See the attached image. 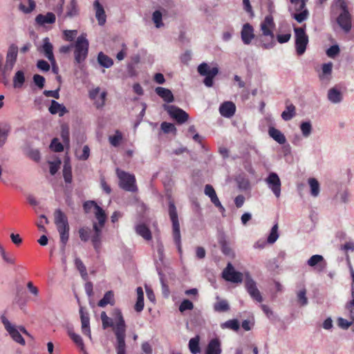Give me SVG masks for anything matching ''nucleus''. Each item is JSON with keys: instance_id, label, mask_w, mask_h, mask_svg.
<instances>
[{"instance_id": "f257e3e1", "label": "nucleus", "mask_w": 354, "mask_h": 354, "mask_svg": "<svg viewBox=\"0 0 354 354\" xmlns=\"http://www.w3.org/2000/svg\"><path fill=\"white\" fill-rule=\"evenodd\" d=\"M115 322L110 317L106 320L102 321V327L104 329L108 327H112L115 335L116 342L115 348L117 354H127L126 352V324L121 310L119 308H115L113 311Z\"/></svg>"}, {"instance_id": "f03ea898", "label": "nucleus", "mask_w": 354, "mask_h": 354, "mask_svg": "<svg viewBox=\"0 0 354 354\" xmlns=\"http://www.w3.org/2000/svg\"><path fill=\"white\" fill-rule=\"evenodd\" d=\"M94 214L98 222L93 223L91 243L96 253H100L102 247V228L106 223V215L104 210L99 205H96Z\"/></svg>"}, {"instance_id": "7ed1b4c3", "label": "nucleus", "mask_w": 354, "mask_h": 354, "mask_svg": "<svg viewBox=\"0 0 354 354\" xmlns=\"http://www.w3.org/2000/svg\"><path fill=\"white\" fill-rule=\"evenodd\" d=\"M274 28V23L272 16L270 15L266 16L260 24L262 35L259 38V46L263 49H271L276 44L273 32Z\"/></svg>"}, {"instance_id": "20e7f679", "label": "nucleus", "mask_w": 354, "mask_h": 354, "mask_svg": "<svg viewBox=\"0 0 354 354\" xmlns=\"http://www.w3.org/2000/svg\"><path fill=\"white\" fill-rule=\"evenodd\" d=\"M54 223L59 234L62 250L64 251L66 245L69 239L70 226L66 215L57 209L54 213Z\"/></svg>"}, {"instance_id": "39448f33", "label": "nucleus", "mask_w": 354, "mask_h": 354, "mask_svg": "<svg viewBox=\"0 0 354 354\" xmlns=\"http://www.w3.org/2000/svg\"><path fill=\"white\" fill-rule=\"evenodd\" d=\"M333 6L341 11L337 17V24L344 32H349L352 27L351 15L348 12L346 0H335Z\"/></svg>"}, {"instance_id": "423d86ee", "label": "nucleus", "mask_w": 354, "mask_h": 354, "mask_svg": "<svg viewBox=\"0 0 354 354\" xmlns=\"http://www.w3.org/2000/svg\"><path fill=\"white\" fill-rule=\"evenodd\" d=\"M169 216L172 223V236L179 253L182 252L180 224L176 205L173 201H169Z\"/></svg>"}, {"instance_id": "0eeeda50", "label": "nucleus", "mask_w": 354, "mask_h": 354, "mask_svg": "<svg viewBox=\"0 0 354 354\" xmlns=\"http://www.w3.org/2000/svg\"><path fill=\"white\" fill-rule=\"evenodd\" d=\"M88 40L86 39L85 34H82L77 37L73 46L75 48L74 57L77 64H80L86 60L88 53Z\"/></svg>"}, {"instance_id": "6e6552de", "label": "nucleus", "mask_w": 354, "mask_h": 354, "mask_svg": "<svg viewBox=\"0 0 354 354\" xmlns=\"http://www.w3.org/2000/svg\"><path fill=\"white\" fill-rule=\"evenodd\" d=\"M295 33V48L297 55H303L307 48L309 39L306 32V25L303 27L294 28Z\"/></svg>"}, {"instance_id": "1a4fd4ad", "label": "nucleus", "mask_w": 354, "mask_h": 354, "mask_svg": "<svg viewBox=\"0 0 354 354\" xmlns=\"http://www.w3.org/2000/svg\"><path fill=\"white\" fill-rule=\"evenodd\" d=\"M116 174L119 179V186L122 189L136 192L138 191L136 177L133 174L120 170L116 169Z\"/></svg>"}, {"instance_id": "9d476101", "label": "nucleus", "mask_w": 354, "mask_h": 354, "mask_svg": "<svg viewBox=\"0 0 354 354\" xmlns=\"http://www.w3.org/2000/svg\"><path fill=\"white\" fill-rule=\"evenodd\" d=\"M1 319L11 338L17 343L24 345L26 342L21 333L28 335L27 330L22 326L17 328L16 326L10 322L5 315H2Z\"/></svg>"}, {"instance_id": "9b49d317", "label": "nucleus", "mask_w": 354, "mask_h": 354, "mask_svg": "<svg viewBox=\"0 0 354 354\" xmlns=\"http://www.w3.org/2000/svg\"><path fill=\"white\" fill-rule=\"evenodd\" d=\"M307 1L301 0L292 3V7L289 8L292 17L298 23H302L309 17L310 13L306 7Z\"/></svg>"}, {"instance_id": "f8f14e48", "label": "nucleus", "mask_w": 354, "mask_h": 354, "mask_svg": "<svg viewBox=\"0 0 354 354\" xmlns=\"http://www.w3.org/2000/svg\"><path fill=\"white\" fill-rule=\"evenodd\" d=\"M18 47L15 44H11L7 51L4 71L6 76V85L9 83V77L12 71L18 56Z\"/></svg>"}, {"instance_id": "ddd939ff", "label": "nucleus", "mask_w": 354, "mask_h": 354, "mask_svg": "<svg viewBox=\"0 0 354 354\" xmlns=\"http://www.w3.org/2000/svg\"><path fill=\"white\" fill-rule=\"evenodd\" d=\"M164 109L171 118L178 124H183L189 119V115L183 109L174 105H164Z\"/></svg>"}, {"instance_id": "4468645a", "label": "nucleus", "mask_w": 354, "mask_h": 354, "mask_svg": "<svg viewBox=\"0 0 354 354\" xmlns=\"http://www.w3.org/2000/svg\"><path fill=\"white\" fill-rule=\"evenodd\" d=\"M265 182L276 198H279L281 196V183L277 174L274 172L270 173L265 179Z\"/></svg>"}, {"instance_id": "2eb2a0df", "label": "nucleus", "mask_w": 354, "mask_h": 354, "mask_svg": "<svg viewBox=\"0 0 354 354\" xmlns=\"http://www.w3.org/2000/svg\"><path fill=\"white\" fill-rule=\"evenodd\" d=\"M222 277L227 281L232 283H241L243 274L236 271L231 263H228L226 268L222 272Z\"/></svg>"}, {"instance_id": "dca6fc26", "label": "nucleus", "mask_w": 354, "mask_h": 354, "mask_svg": "<svg viewBox=\"0 0 354 354\" xmlns=\"http://www.w3.org/2000/svg\"><path fill=\"white\" fill-rule=\"evenodd\" d=\"M106 95L107 92L105 90L101 91L98 86L91 89L88 92L89 98L93 101L97 109L102 108L104 106Z\"/></svg>"}, {"instance_id": "f3484780", "label": "nucleus", "mask_w": 354, "mask_h": 354, "mask_svg": "<svg viewBox=\"0 0 354 354\" xmlns=\"http://www.w3.org/2000/svg\"><path fill=\"white\" fill-rule=\"evenodd\" d=\"M245 288L250 296L257 302H261L263 297L259 289L257 287L256 282L250 277L249 273H246Z\"/></svg>"}, {"instance_id": "a211bd4d", "label": "nucleus", "mask_w": 354, "mask_h": 354, "mask_svg": "<svg viewBox=\"0 0 354 354\" xmlns=\"http://www.w3.org/2000/svg\"><path fill=\"white\" fill-rule=\"evenodd\" d=\"M307 265L319 272L324 271L327 266L326 261L320 254H314L307 261Z\"/></svg>"}, {"instance_id": "6ab92c4d", "label": "nucleus", "mask_w": 354, "mask_h": 354, "mask_svg": "<svg viewBox=\"0 0 354 354\" xmlns=\"http://www.w3.org/2000/svg\"><path fill=\"white\" fill-rule=\"evenodd\" d=\"M204 192H205V194L210 198L211 202L216 207L218 208L219 211L222 214H223L225 212V209L221 203L214 187L211 185H206L205 186Z\"/></svg>"}, {"instance_id": "aec40b11", "label": "nucleus", "mask_w": 354, "mask_h": 354, "mask_svg": "<svg viewBox=\"0 0 354 354\" xmlns=\"http://www.w3.org/2000/svg\"><path fill=\"white\" fill-rule=\"evenodd\" d=\"M80 314L82 324V331L85 335H87L89 338H91V333L90 329V317L88 313L85 310L84 308L80 307Z\"/></svg>"}, {"instance_id": "412c9836", "label": "nucleus", "mask_w": 354, "mask_h": 354, "mask_svg": "<svg viewBox=\"0 0 354 354\" xmlns=\"http://www.w3.org/2000/svg\"><path fill=\"white\" fill-rule=\"evenodd\" d=\"M254 32V28L249 23L243 24L241 31V37L244 44L249 45L251 44L255 37Z\"/></svg>"}, {"instance_id": "4be33fe9", "label": "nucleus", "mask_w": 354, "mask_h": 354, "mask_svg": "<svg viewBox=\"0 0 354 354\" xmlns=\"http://www.w3.org/2000/svg\"><path fill=\"white\" fill-rule=\"evenodd\" d=\"M27 70L25 68H18L12 77V85L15 88H21L26 82V73Z\"/></svg>"}, {"instance_id": "5701e85b", "label": "nucleus", "mask_w": 354, "mask_h": 354, "mask_svg": "<svg viewBox=\"0 0 354 354\" xmlns=\"http://www.w3.org/2000/svg\"><path fill=\"white\" fill-rule=\"evenodd\" d=\"M236 111V106L232 102H225L221 104L219 112L225 118H230L232 117Z\"/></svg>"}, {"instance_id": "b1692460", "label": "nucleus", "mask_w": 354, "mask_h": 354, "mask_svg": "<svg viewBox=\"0 0 354 354\" xmlns=\"http://www.w3.org/2000/svg\"><path fill=\"white\" fill-rule=\"evenodd\" d=\"M93 7L95 10V17L100 26H104L106 21V15L102 5L99 0H95L93 3Z\"/></svg>"}, {"instance_id": "393cba45", "label": "nucleus", "mask_w": 354, "mask_h": 354, "mask_svg": "<svg viewBox=\"0 0 354 354\" xmlns=\"http://www.w3.org/2000/svg\"><path fill=\"white\" fill-rule=\"evenodd\" d=\"M221 344L218 338L211 339L206 348L205 354H221Z\"/></svg>"}, {"instance_id": "a878e982", "label": "nucleus", "mask_w": 354, "mask_h": 354, "mask_svg": "<svg viewBox=\"0 0 354 354\" xmlns=\"http://www.w3.org/2000/svg\"><path fill=\"white\" fill-rule=\"evenodd\" d=\"M55 20V15L50 12H47L46 15L39 14L35 18V21L40 26H45L47 24H54Z\"/></svg>"}, {"instance_id": "bb28decb", "label": "nucleus", "mask_w": 354, "mask_h": 354, "mask_svg": "<svg viewBox=\"0 0 354 354\" xmlns=\"http://www.w3.org/2000/svg\"><path fill=\"white\" fill-rule=\"evenodd\" d=\"M49 112L53 114H58L60 117L63 116L68 112L67 109L62 104H59L58 102L53 100L51 101L50 106L48 108Z\"/></svg>"}, {"instance_id": "cd10ccee", "label": "nucleus", "mask_w": 354, "mask_h": 354, "mask_svg": "<svg viewBox=\"0 0 354 354\" xmlns=\"http://www.w3.org/2000/svg\"><path fill=\"white\" fill-rule=\"evenodd\" d=\"M156 94L167 103L172 102L174 100L172 92L164 87H157L156 88Z\"/></svg>"}, {"instance_id": "c85d7f7f", "label": "nucleus", "mask_w": 354, "mask_h": 354, "mask_svg": "<svg viewBox=\"0 0 354 354\" xmlns=\"http://www.w3.org/2000/svg\"><path fill=\"white\" fill-rule=\"evenodd\" d=\"M328 100L333 104L340 103L343 100L342 93L337 88H331L328 91Z\"/></svg>"}, {"instance_id": "c756f323", "label": "nucleus", "mask_w": 354, "mask_h": 354, "mask_svg": "<svg viewBox=\"0 0 354 354\" xmlns=\"http://www.w3.org/2000/svg\"><path fill=\"white\" fill-rule=\"evenodd\" d=\"M42 48H43V51H44L45 56L48 59V60L51 63H54L55 58H54V55L53 53V45L49 41V39L48 37H46L44 39V44H43Z\"/></svg>"}, {"instance_id": "7c9ffc66", "label": "nucleus", "mask_w": 354, "mask_h": 354, "mask_svg": "<svg viewBox=\"0 0 354 354\" xmlns=\"http://www.w3.org/2000/svg\"><path fill=\"white\" fill-rule=\"evenodd\" d=\"M219 244L221 248L222 252L227 257L233 258L234 257V252L230 247V243L223 236L219 239Z\"/></svg>"}, {"instance_id": "2f4dec72", "label": "nucleus", "mask_w": 354, "mask_h": 354, "mask_svg": "<svg viewBox=\"0 0 354 354\" xmlns=\"http://www.w3.org/2000/svg\"><path fill=\"white\" fill-rule=\"evenodd\" d=\"M269 136L280 145H283L286 142L285 136L278 129L270 127L268 130Z\"/></svg>"}, {"instance_id": "473e14b6", "label": "nucleus", "mask_w": 354, "mask_h": 354, "mask_svg": "<svg viewBox=\"0 0 354 354\" xmlns=\"http://www.w3.org/2000/svg\"><path fill=\"white\" fill-rule=\"evenodd\" d=\"M108 304L111 306L115 304L114 293L112 290L107 291L98 302V306L101 308H104Z\"/></svg>"}, {"instance_id": "72a5a7b5", "label": "nucleus", "mask_w": 354, "mask_h": 354, "mask_svg": "<svg viewBox=\"0 0 354 354\" xmlns=\"http://www.w3.org/2000/svg\"><path fill=\"white\" fill-rule=\"evenodd\" d=\"M135 230L136 233L145 240L149 241L151 239V231L145 224L137 225L135 227Z\"/></svg>"}, {"instance_id": "f704fd0d", "label": "nucleus", "mask_w": 354, "mask_h": 354, "mask_svg": "<svg viewBox=\"0 0 354 354\" xmlns=\"http://www.w3.org/2000/svg\"><path fill=\"white\" fill-rule=\"evenodd\" d=\"M296 115V108L292 104H286V109L281 113V118L285 121H289Z\"/></svg>"}, {"instance_id": "c9c22d12", "label": "nucleus", "mask_w": 354, "mask_h": 354, "mask_svg": "<svg viewBox=\"0 0 354 354\" xmlns=\"http://www.w3.org/2000/svg\"><path fill=\"white\" fill-rule=\"evenodd\" d=\"M137 292V301L135 304V310L138 313H140L144 308V292L141 287H138L136 289Z\"/></svg>"}, {"instance_id": "e433bc0d", "label": "nucleus", "mask_w": 354, "mask_h": 354, "mask_svg": "<svg viewBox=\"0 0 354 354\" xmlns=\"http://www.w3.org/2000/svg\"><path fill=\"white\" fill-rule=\"evenodd\" d=\"M97 62L100 66L106 68L111 67L113 64V59L102 52L98 53Z\"/></svg>"}, {"instance_id": "4c0bfd02", "label": "nucleus", "mask_w": 354, "mask_h": 354, "mask_svg": "<svg viewBox=\"0 0 354 354\" xmlns=\"http://www.w3.org/2000/svg\"><path fill=\"white\" fill-rule=\"evenodd\" d=\"M351 299L345 304L344 315L350 319L354 320V295H351Z\"/></svg>"}, {"instance_id": "58836bf2", "label": "nucleus", "mask_w": 354, "mask_h": 354, "mask_svg": "<svg viewBox=\"0 0 354 354\" xmlns=\"http://www.w3.org/2000/svg\"><path fill=\"white\" fill-rule=\"evenodd\" d=\"M80 239L83 242H87L89 239L91 240V230L89 227L84 226L78 230Z\"/></svg>"}, {"instance_id": "ea45409f", "label": "nucleus", "mask_w": 354, "mask_h": 354, "mask_svg": "<svg viewBox=\"0 0 354 354\" xmlns=\"http://www.w3.org/2000/svg\"><path fill=\"white\" fill-rule=\"evenodd\" d=\"M200 337L198 335L191 338L189 341V349L192 354H197L200 353L201 349L199 346Z\"/></svg>"}, {"instance_id": "a19ab883", "label": "nucleus", "mask_w": 354, "mask_h": 354, "mask_svg": "<svg viewBox=\"0 0 354 354\" xmlns=\"http://www.w3.org/2000/svg\"><path fill=\"white\" fill-rule=\"evenodd\" d=\"M75 268L80 272V275L82 277V279L86 280L88 278V273H87L86 268L84 266L82 261L80 258L76 257L75 259Z\"/></svg>"}, {"instance_id": "79ce46f5", "label": "nucleus", "mask_w": 354, "mask_h": 354, "mask_svg": "<svg viewBox=\"0 0 354 354\" xmlns=\"http://www.w3.org/2000/svg\"><path fill=\"white\" fill-rule=\"evenodd\" d=\"M221 327L223 329L229 328L234 331H237L240 328L239 322L237 319H233L226 321L221 324Z\"/></svg>"}, {"instance_id": "37998d69", "label": "nucleus", "mask_w": 354, "mask_h": 354, "mask_svg": "<svg viewBox=\"0 0 354 354\" xmlns=\"http://www.w3.org/2000/svg\"><path fill=\"white\" fill-rule=\"evenodd\" d=\"M10 128L6 124H0V147H3L8 138Z\"/></svg>"}, {"instance_id": "c03bdc74", "label": "nucleus", "mask_w": 354, "mask_h": 354, "mask_svg": "<svg viewBox=\"0 0 354 354\" xmlns=\"http://www.w3.org/2000/svg\"><path fill=\"white\" fill-rule=\"evenodd\" d=\"M63 176L66 183H71L72 182V168L68 162H64L63 168Z\"/></svg>"}, {"instance_id": "a18cd8bd", "label": "nucleus", "mask_w": 354, "mask_h": 354, "mask_svg": "<svg viewBox=\"0 0 354 354\" xmlns=\"http://www.w3.org/2000/svg\"><path fill=\"white\" fill-rule=\"evenodd\" d=\"M214 310L216 312H226L230 310V306L225 299H221L214 304Z\"/></svg>"}, {"instance_id": "49530a36", "label": "nucleus", "mask_w": 354, "mask_h": 354, "mask_svg": "<svg viewBox=\"0 0 354 354\" xmlns=\"http://www.w3.org/2000/svg\"><path fill=\"white\" fill-rule=\"evenodd\" d=\"M308 184L310 187V194L317 197L319 194V184L318 181L314 178H311L308 179Z\"/></svg>"}, {"instance_id": "de8ad7c7", "label": "nucleus", "mask_w": 354, "mask_h": 354, "mask_svg": "<svg viewBox=\"0 0 354 354\" xmlns=\"http://www.w3.org/2000/svg\"><path fill=\"white\" fill-rule=\"evenodd\" d=\"M300 129L304 137H309L313 130L311 122L310 121L302 122L300 124Z\"/></svg>"}, {"instance_id": "09e8293b", "label": "nucleus", "mask_w": 354, "mask_h": 354, "mask_svg": "<svg viewBox=\"0 0 354 354\" xmlns=\"http://www.w3.org/2000/svg\"><path fill=\"white\" fill-rule=\"evenodd\" d=\"M297 299L298 304L301 306H305L308 304V300L306 297V288H302L297 292Z\"/></svg>"}, {"instance_id": "8fccbe9b", "label": "nucleus", "mask_w": 354, "mask_h": 354, "mask_svg": "<svg viewBox=\"0 0 354 354\" xmlns=\"http://www.w3.org/2000/svg\"><path fill=\"white\" fill-rule=\"evenodd\" d=\"M218 73V68L213 67L210 75L205 76L203 83L207 87H212L214 84V78Z\"/></svg>"}, {"instance_id": "3c124183", "label": "nucleus", "mask_w": 354, "mask_h": 354, "mask_svg": "<svg viewBox=\"0 0 354 354\" xmlns=\"http://www.w3.org/2000/svg\"><path fill=\"white\" fill-rule=\"evenodd\" d=\"M337 325L339 328L346 330L352 326V330L354 332V320H348L343 317H339L337 319Z\"/></svg>"}, {"instance_id": "603ef678", "label": "nucleus", "mask_w": 354, "mask_h": 354, "mask_svg": "<svg viewBox=\"0 0 354 354\" xmlns=\"http://www.w3.org/2000/svg\"><path fill=\"white\" fill-rule=\"evenodd\" d=\"M122 140V135L121 132L117 130L113 136H110L109 137V140L110 144L113 147L119 146L120 142Z\"/></svg>"}, {"instance_id": "864d4df0", "label": "nucleus", "mask_w": 354, "mask_h": 354, "mask_svg": "<svg viewBox=\"0 0 354 354\" xmlns=\"http://www.w3.org/2000/svg\"><path fill=\"white\" fill-rule=\"evenodd\" d=\"M162 15L160 10H155L152 15V20L155 24V26L157 28H160L164 26V24L162 21Z\"/></svg>"}, {"instance_id": "5fc2aeb1", "label": "nucleus", "mask_w": 354, "mask_h": 354, "mask_svg": "<svg viewBox=\"0 0 354 354\" xmlns=\"http://www.w3.org/2000/svg\"><path fill=\"white\" fill-rule=\"evenodd\" d=\"M160 127H161L162 131L165 133H172L173 134L175 135L177 131V129H176L175 125L172 123L163 122L161 123Z\"/></svg>"}, {"instance_id": "6e6d98bb", "label": "nucleus", "mask_w": 354, "mask_h": 354, "mask_svg": "<svg viewBox=\"0 0 354 354\" xmlns=\"http://www.w3.org/2000/svg\"><path fill=\"white\" fill-rule=\"evenodd\" d=\"M278 237V225L277 224H275L271 229V231L267 239V242L268 243H274L277 240Z\"/></svg>"}, {"instance_id": "4d7b16f0", "label": "nucleus", "mask_w": 354, "mask_h": 354, "mask_svg": "<svg viewBox=\"0 0 354 354\" xmlns=\"http://www.w3.org/2000/svg\"><path fill=\"white\" fill-rule=\"evenodd\" d=\"M212 71V68H210V66L207 63H202L198 66V72L201 75L203 76H207L210 75Z\"/></svg>"}, {"instance_id": "13d9d810", "label": "nucleus", "mask_w": 354, "mask_h": 354, "mask_svg": "<svg viewBox=\"0 0 354 354\" xmlns=\"http://www.w3.org/2000/svg\"><path fill=\"white\" fill-rule=\"evenodd\" d=\"M212 71V68H210V66L207 63H202L198 66V72L201 75L203 76H207L210 75Z\"/></svg>"}, {"instance_id": "bf43d9fd", "label": "nucleus", "mask_w": 354, "mask_h": 354, "mask_svg": "<svg viewBox=\"0 0 354 354\" xmlns=\"http://www.w3.org/2000/svg\"><path fill=\"white\" fill-rule=\"evenodd\" d=\"M194 308V304L189 299H183L179 306V311L184 313L186 310H191Z\"/></svg>"}, {"instance_id": "052dcab7", "label": "nucleus", "mask_w": 354, "mask_h": 354, "mask_svg": "<svg viewBox=\"0 0 354 354\" xmlns=\"http://www.w3.org/2000/svg\"><path fill=\"white\" fill-rule=\"evenodd\" d=\"M71 339L80 348L82 351L86 353L83 339L80 335L77 333L72 334Z\"/></svg>"}, {"instance_id": "680f3d73", "label": "nucleus", "mask_w": 354, "mask_h": 354, "mask_svg": "<svg viewBox=\"0 0 354 354\" xmlns=\"http://www.w3.org/2000/svg\"><path fill=\"white\" fill-rule=\"evenodd\" d=\"M238 187L242 191H247L250 189V183L248 179L239 178L237 180Z\"/></svg>"}, {"instance_id": "e2e57ef3", "label": "nucleus", "mask_w": 354, "mask_h": 354, "mask_svg": "<svg viewBox=\"0 0 354 354\" xmlns=\"http://www.w3.org/2000/svg\"><path fill=\"white\" fill-rule=\"evenodd\" d=\"M28 7L25 6L23 3H20L19 6V8L21 11L24 13H30L35 8V3L33 0H28Z\"/></svg>"}, {"instance_id": "0e129e2a", "label": "nucleus", "mask_w": 354, "mask_h": 354, "mask_svg": "<svg viewBox=\"0 0 354 354\" xmlns=\"http://www.w3.org/2000/svg\"><path fill=\"white\" fill-rule=\"evenodd\" d=\"M291 37L290 31L288 30L285 33H278L276 36L277 41L279 44H285L289 41Z\"/></svg>"}, {"instance_id": "69168bd1", "label": "nucleus", "mask_w": 354, "mask_h": 354, "mask_svg": "<svg viewBox=\"0 0 354 354\" xmlns=\"http://www.w3.org/2000/svg\"><path fill=\"white\" fill-rule=\"evenodd\" d=\"M77 0H71L68 10L67 12V16L73 17L77 14Z\"/></svg>"}, {"instance_id": "338daca9", "label": "nucleus", "mask_w": 354, "mask_h": 354, "mask_svg": "<svg viewBox=\"0 0 354 354\" xmlns=\"http://www.w3.org/2000/svg\"><path fill=\"white\" fill-rule=\"evenodd\" d=\"M50 149L55 152H61L64 150L63 145L57 138L53 139L50 145Z\"/></svg>"}, {"instance_id": "774afa93", "label": "nucleus", "mask_w": 354, "mask_h": 354, "mask_svg": "<svg viewBox=\"0 0 354 354\" xmlns=\"http://www.w3.org/2000/svg\"><path fill=\"white\" fill-rule=\"evenodd\" d=\"M333 64L331 62L325 63L322 66V75L320 76L323 78L324 75H330L332 73Z\"/></svg>"}]
</instances>
